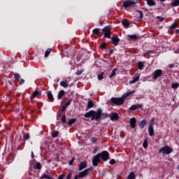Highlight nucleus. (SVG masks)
<instances>
[{"label":"nucleus","instance_id":"obj_32","mask_svg":"<svg viewBox=\"0 0 179 179\" xmlns=\"http://www.w3.org/2000/svg\"><path fill=\"white\" fill-rule=\"evenodd\" d=\"M72 174H73V171H72V170L69 171L66 179H71V178H72Z\"/></svg>","mask_w":179,"mask_h":179},{"label":"nucleus","instance_id":"obj_40","mask_svg":"<svg viewBox=\"0 0 179 179\" xmlns=\"http://www.w3.org/2000/svg\"><path fill=\"white\" fill-rule=\"evenodd\" d=\"M116 72H117V69H113L110 75L109 76V78L111 79V78H113L115 75Z\"/></svg>","mask_w":179,"mask_h":179},{"label":"nucleus","instance_id":"obj_14","mask_svg":"<svg viewBox=\"0 0 179 179\" xmlns=\"http://www.w3.org/2000/svg\"><path fill=\"white\" fill-rule=\"evenodd\" d=\"M38 96H41V92H38L37 90L34 91L31 96H30L31 100L36 99V97H38Z\"/></svg>","mask_w":179,"mask_h":179},{"label":"nucleus","instance_id":"obj_17","mask_svg":"<svg viewBox=\"0 0 179 179\" xmlns=\"http://www.w3.org/2000/svg\"><path fill=\"white\" fill-rule=\"evenodd\" d=\"M46 94L48 100L50 101H54V96L52 95V92H51V91H48Z\"/></svg>","mask_w":179,"mask_h":179},{"label":"nucleus","instance_id":"obj_49","mask_svg":"<svg viewBox=\"0 0 179 179\" xmlns=\"http://www.w3.org/2000/svg\"><path fill=\"white\" fill-rule=\"evenodd\" d=\"M91 142H92V143H96V142H97V138L96 137H92L91 138Z\"/></svg>","mask_w":179,"mask_h":179},{"label":"nucleus","instance_id":"obj_27","mask_svg":"<svg viewBox=\"0 0 179 179\" xmlns=\"http://www.w3.org/2000/svg\"><path fill=\"white\" fill-rule=\"evenodd\" d=\"M177 27H178V24H177V22H174L169 27V29L170 30H174L175 29H177Z\"/></svg>","mask_w":179,"mask_h":179},{"label":"nucleus","instance_id":"obj_36","mask_svg":"<svg viewBox=\"0 0 179 179\" xmlns=\"http://www.w3.org/2000/svg\"><path fill=\"white\" fill-rule=\"evenodd\" d=\"M75 122H76V118L71 119L68 122V125H73V124H75Z\"/></svg>","mask_w":179,"mask_h":179},{"label":"nucleus","instance_id":"obj_41","mask_svg":"<svg viewBox=\"0 0 179 179\" xmlns=\"http://www.w3.org/2000/svg\"><path fill=\"white\" fill-rule=\"evenodd\" d=\"M172 6H179V0H174L173 3H171Z\"/></svg>","mask_w":179,"mask_h":179},{"label":"nucleus","instance_id":"obj_12","mask_svg":"<svg viewBox=\"0 0 179 179\" xmlns=\"http://www.w3.org/2000/svg\"><path fill=\"white\" fill-rule=\"evenodd\" d=\"M110 38L111 39L112 44H113V45L117 47V45H118V43H120V38L117 36H113V37H110Z\"/></svg>","mask_w":179,"mask_h":179},{"label":"nucleus","instance_id":"obj_5","mask_svg":"<svg viewBox=\"0 0 179 179\" xmlns=\"http://www.w3.org/2000/svg\"><path fill=\"white\" fill-rule=\"evenodd\" d=\"M98 155L103 162H107V160L110 159V153H108V151H102L101 152L98 153Z\"/></svg>","mask_w":179,"mask_h":179},{"label":"nucleus","instance_id":"obj_62","mask_svg":"<svg viewBox=\"0 0 179 179\" xmlns=\"http://www.w3.org/2000/svg\"><path fill=\"white\" fill-rule=\"evenodd\" d=\"M96 152H97V148H95V149L94 150V153H96Z\"/></svg>","mask_w":179,"mask_h":179},{"label":"nucleus","instance_id":"obj_34","mask_svg":"<svg viewBox=\"0 0 179 179\" xmlns=\"http://www.w3.org/2000/svg\"><path fill=\"white\" fill-rule=\"evenodd\" d=\"M51 51H52V49H51V48H49L45 51V58H47V57H48V55H50L51 54Z\"/></svg>","mask_w":179,"mask_h":179},{"label":"nucleus","instance_id":"obj_6","mask_svg":"<svg viewBox=\"0 0 179 179\" xmlns=\"http://www.w3.org/2000/svg\"><path fill=\"white\" fill-rule=\"evenodd\" d=\"M163 75V70L162 69H157L152 73V79L153 80H157L159 78H162Z\"/></svg>","mask_w":179,"mask_h":179},{"label":"nucleus","instance_id":"obj_44","mask_svg":"<svg viewBox=\"0 0 179 179\" xmlns=\"http://www.w3.org/2000/svg\"><path fill=\"white\" fill-rule=\"evenodd\" d=\"M148 139H145L144 141H143V147L144 148V149H148Z\"/></svg>","mask_w":179,"mask_h":179},{"label":"nucleus","instance_id":"obj_1","mask_svg":"<svg viewBox=\"0 0 179 179\" xmlns=\"http://www.w3.org/2000/svg\"><path fill=\"white\" fill-rule=\"evenodd\" d=\"M85 118H91L92 121H101L108 118L109 115L107 113H103V109L98 108L97 110H91L84 115Z\"/></svg>","mask_w":179,"mask_h":179},{"label":"nucleus","instance_id":"obj_54","mask_svg":"<svg viewBox=\"0 0 179 179\" xmlns=\"http://www.w3.org/2000/svg\"><path fill=\"white\" fill-rule=\"evenodd\" d=\"M169 34H171V36H173V34H174V31H173V29H170L169 28Z\"/></svg>","mask_w":179,"mask_h":179},{"label":"nucleus","instance_id":"obj_33","mask_svg":"<svg viewBox=\"0 0 179 179\" xmlns=\"http://www.w3.org/2000/svg\"><path fill=\"white\" fill-rule=\"evenodd\" d=\"M127 179H135V172L130 173L127 176Z\"/></svg>","mask_w":179,"mask_h":179},{"label":"nucleus","instance_id":"obj_64","mask_svg":"<svg viewBox=\"0 0 179 179\" xmlns=\"http://www.w3.org/2000/svg\"><path fill=\"white\" fill-rule=\"evenodd\" d=\"M151 121H152V122H153V121H155V119H152V120H151Z\"/></svg>","mask_w":179,"mask_h":179},{"label":"nucleus","instance_id":"obj_43","mask_svg":"<svg viewBox=\"0 0 179 179\" xmlns=\"http://www.w3.org/2000/svg\"><path fill=\"white\" fill-rule=\"evenodd\" d=\"M104 76V72H102L101 73L98 75V79L99 80H103Z\"/></svg>","mask_w":179,"mask_h":179},{"label":"nucleus","instance_id":"obj_15","mask_svg":"<svg viewBox=\"0 0 179 179\" xmlns=\"http://www.w3.org/2000/svg\"><path fill=\"white\" fill-rule=\"evenodd\" d=\"M110 120L111 121H118V120H120V116L118 115V113H113L110 117Z\"/></svg>","mask_w":179,"mask_h":179},{"label":"nucleus","instance_id":"obj_29","mask_svg":"<svg viewBox=\"0 0 179 179\" xmlns=\"http://www.w3.org/2000/svg\"><path fill=\"white\" fill-rule=\"evenodd\" d=\"M40 179H52V176H50L49 175L47 174H43Z\"/></svg>","mask_w":179,"mask_h":179},{"label":"nucleus","instance_id":"obj_59","mask_svg":"<svg viewBox=\"0 0 179 179\" xmlns=\"http://www.w3.org/2000/svg\"><path fill=\"white\" fill-rule=\"evenodd\" d=\"M31 157L34 159V152H33V151H31Z\"/></svg>","mask_w":179,"mask_h":179},{"label":"nucleus","instance_id":"obj_16","mask_svg":"<svg viewBox=\"0 0 179 179\" xmlns=\"http://www.w3.org/2000/svg\"><path fill=\"white\" fill-rule=\"evenodd\" d=\"M148 134L150 136H153V135H155V129H153V126L152 124L149 125Z\"/></svg>","mask_w":179,"mask_h":179},{"label":"nucleus","instance_id":"obj_10","mask_svg":"<svg viewBox=\"0 0 179 179\" xmlns=\"http://www.w3.org/2000/svg\"><path fill=\"white\" fill-rule=\"evenodd\" d=\"M87 167V163L86 161L81 162L78 165V171H82V170H85Z\"/></svg>","mask_w":179,"mask_h":179},{"label":"nucleus","instance_id":"obj_28","mask_svg":"<svg viewBox=\"0 0 179 179\" xmlns=\"http://www.w3.org/2000/svg\"><path fill=\"white\" fill-rule=\"evenodd\" d=\"M138 68L140 71H143V68H145V64L142 62H139L138 63Z\"/></svg>","mask_w":179,"mask_h":179},{"label":"nucleus","instance_id":"obj_11","mask_svg":"<svg viewBox=\"0 0 179 179\" xmlns=\"http://www.w3.org/2000/svg\"><path fill=\"white\" fill-rule=\"evenodd\" d=\"M142 107H143L142 103H137V104L132 105L129 108V110H131V111H135L136 110H138L139 108H142Z\"/></svg>","mask_w":179,"mask_h":179},{"label":"nucleus","instance_id":"obj_13","mask_svg":"<svg viewBox=\"0 0 179 179\" xmlns=\"http://www.w3.org/2000/svg\"><path fill=\"white\" fill-rule=\"evenodd\" d=\"M130 127L133 129H135V128H136V118L131 117L130 119Z\"/></svg>","mask_w":179,"mask_h":179},{"label":"nucleus","instance_id":"obj_52","mask_svg":"<svg viewBox=\"0 0 179 179\" xmlns=\"http://www.w3.org/2000/svg\"><path fill=\"white\" fill-rule=\"evenodd\" d=\"M109 163L111 165L115 164V159H110Z\"/></svg>","mask_w":179,"mask_h":179},{"label":"nucleus","instance_id":"obj_8","mask_svg":"<svg viewBox=\"0 0 179 179\" xmlns=\"http://www.w3.org/2000/svg\"><path fill=\"white\" fill-rule=\"evenodd\" d=\"M136 3H138V2H136L134 0H126V1H123L122 6H123V8L127 9V8H129L130 6H132L133 5H136Z\"/></svg>","mask_w":179,"mask_h":179},{"label":"nucleus","instance_id":"obj_55","mask_svg":"<svg viewBox=\"0 0 179 179\" xmlns=\"http://www.w3.org/2000/svg\"><path fill=\"white\" fill-rule=\"evenodd\" d=\"M175 65L173 64H170L169 65V68H170L171 69H173V68H174Z\"/></svg>","mask_w":179,"mask_h":179},{"label":"nucleus","instance_id":"obj_20","mask_svg":"<svg viewBox=\"0 0 179 179\" xmlns=\"http://www.w3.org/2000/svg\"><path fill=\"white\" fill-rule=\"evenodd\" d=\"M149 54H155V50H146V51L143 54V57H144L145 58H146V57H148V55H149Z\"/></svg>","mask_w":179,"mask_h":179},{"label":"nucleus","instance_id":"obj_22","mask_svg":"<svg viewBox=\"0 0 179 179\" xmlns=\"http://www.w3.org/2000/svg\"><path fill=\"white\" fill-rule=\"evenodd\" d=\"M147 5L148 6H156V2H155V0H147Z\"/></svg>","mask_w":179,"mask_h":179},{"label":"nucleus","instance_id":"obj_50","mask_svg":"<svg viewBox=\"0 0 179 179\" xmlns=\"http://www.w3.org/2000/svg\"><path fill=\"white\" fill-rule=\"evenodd\" d=\"M74 162H75V157H73L69 163V166H72Z\"/></svg>","mask_w":179,"mask_h":179},{"label":"nucleus","instance_id":"obj_51","mask_svg":"<svg viewBox=\"0 0 179 179\" xmlns=\"http://www.w3.org/2000/svg\"><path fill=\"white\" fill-rule=\"evenodd\" d=\"M83 73V70H78L76 73V75H82Z\"/></svg>","mask_w":179,"mask_h":179},{"label":"nucleus","instance_id":"obj_9","mask_svg":"<svg viewBox=\"0 0 179 179\" xmlns=\"http://www.w3.org/2000/svg\"><path fill=\"white\" fill-rule=\"evenodd\" d=\"M101 160L100 159V157L99 154L95 155L92 159V165L94 166V167H97L99 166V163H100Z\"/></svg>","mask_w":179,"mask_h":179},{"label":"nucleus","instance_id":"obj_2","mask_svg":"<svg viewBox=\"0 0 179 179\" xmlns=\"http://www.w3.org/2000/svg\"><path fill=\"white\" fill-rule=\"evenodd\" d=\"M135 92V90L127 92V93L123 94L121 98L113 97L110 99V101L111 103H113V104H115V106H122V104L125 103V99H127V97H128L129 96H131V94H134Z\"/></svg>","mask_w":179,"mask_h":179},{"label":"nucleus","instance_id":"obj_23","mask_svg":"<svg viewBox=\"0 0 179 179\" xmlns=\"http://www.w3.org/2000/svg\"><path fill=\"white\" fill-rule=\"evenodd\" d=\"M139 78L140 76H137L136 77H135L134 78H133L132 80L129 81V84L130 85H134V83H136V82H138V80H139Z\"/></svg>","mask_w":179,"mask_h":179},{"label":"nucleus","instance_id":"obj_57","mask_svg":"<svg viewBox=\"0 0 179 179\" xmlns=\"http://www.w3.org/2000/svg\"><path fill=\"white\" fill-rule=\"evenodd\" d=\"M113 52H114V50L113 49H110V52H109V54H108V55L109 57H110V55L113 54Z\"/></svg>","mask_w":179,"mask_h":179},{"label":"nucleus","instance_id":"obj_48","mask_svg":"<svg viewBox=\"0 0 179 179\" xmlns=\"http://www.w3.org/2000/svg\"><path fill=\"white\" fill-rule=\"evenodd\" d=\"M71 103H72V99H69L66 103H65V106L68 107V106L71 105Z\"/></svg>","mask_w":179,"mask_h":179},{"label":"nucleus","instance_id":"obj_63","mask_svg":"<svg viewBox=\"0 0 179 179\" xmlns=\"http://www.w3.org/2000/svg\"><path fill=\"white\" fill-rule=\"evenodd\" d=\"M161 2H165L166 0H160Z\"/></svg>","mask_w":179,"mask_h":179},{"label":"nucleus","instance_id":"obj_31","mask_svg":"<svg viewBox=\"0 0 179 179\" xmlns=\"http://www.w3.org/2000/svg\"><path fill=\"white\" fill-rule=\"evenodd\" d=\"M127 37H129L130 40H138V36L136 34L127 35Z\"/></svg>","mask_w":179,"mask_h":179},{"label":"nucleus","instance_id":"obj_60","mask_svg":"<svg viewBox=\"0 0 179 179\" xmlns=\"http://www.w3.org/2000/svg\"><path fill=\"white\" fill-rule=\"evenodd\" d=\"M45 150V148L41 146V150L43 152Z\"/></svg>","mask_w":179,"mask_h":179},{"label":"nucleus","instance_id":"obj_30","mask_svg":"<svg viewBox=\"0 0 179 179\" xmlns=\"http://www.w3.org/2000/svg\"><path fill=\"white\" fill-rule=\"evenodd\" d=\"M94 34H96V36H100V29L99 28H95L92 31Z\"/></svg>","mask_w":179,"mask_h":179},{"label":"nucleus","instance_id":"obj_58","mask_svg":"<svg viewBox=\"0 0 179 179\" xmlns=\"http://www.w3.org/2000/svg\"><path fill=\"white\" fill-rule=\"evenodd\" d=\"M66 107L67 106H66L65 105H64L63 106H62V111H65V110H66Z\"/></svg>","mask_w":179,"mask_h":179},{"label":"nucleus","instance_id":"obj_37","mask_svg":"<svg viewBox=\"0 0 179 179\" xmlns=\"http://www.w3.org/2000/svg\"><path fill=\"white\" fill-rule=\"evenodd\" d=\"M23 138L24 141H29L30 139V134L29 133L24 134Z\"/></svg>","mask_w":179,"mask_h":179},{"label":"nucleus","instance_id":"obj_38","mask_svg":"<svg viewBox=\"0 0 179 179\" xmlns=\"http://www.w3.org/2000/svg\"><path fill=\"white\" fill-rule=\"evenodd\" d=\"M14 78L15 80H17V81L20 80V74L17 73H14Z\"/></svg>","mask_w":179,"mask_h":179},{"label":"nucleus","instance_id":"obj_61","mask_svg":"<svg viewBox=\"0 0 179 179\" xmlns=\"http://www.w3.org/2000/svg\"><path fill=\"white\" fill-rule=\"evenodd\" d=\"M175 33L176 34H179V29H176Z\"/></svg>","mask_w":179,"mask_h":179},{"label":"nucleus","instance_id":"obj_19","mask_svg":"<svg viewBox=\"0 0 179 179\" xmlns=\"http://www.w3.org/2000/svg\"><path fill=\"white\" fill-rule=\"evenodd\" d=\"M122 24L124 27H126V29H128V27H129V24H131L129 23V21H128V20L127 19H123L122 21Z\"/></svg>","mask_w":179,"mask_h":179},{"label":"nucleus","instance_id":"obj_45","mask_svg":"<svg viewBox=\"0 0 179 179\" xmlns=\"http://www.w3.org/2000/svg\"><path fill=\"white\" fill-rule=\"evenodd\" d=\"M62 124H66V115H64L62 117Z\"/></svg>","mask_w":179,"mask_h":179},{"label":"nucleus","instance_id":"obj_42","mask_svg":"<svg viewBox=\"0 0 179 179\" xmlns=\"http://www.w3.org/2000/svg\"><path fill=\"white\" fill-rule=\"evenodd\" d=\"M59 132L58 131H52V137L57 138L58 136Z\"/></svg>","mask_w":179,"mask_h":179},{"label":"nucleus","instance_id":"obj_3","mask_svg":"<svg viewBox=\"0 0 179 179\" xmlns=\"http://www.w3.org/2000/svg\"><path fill=\"white\" fill-rule=\"evenodd\" d=\"M94 169L93 166H91L88 169H85L84 171L80 172L78 174L74 176V179H83L86 178L87 176L90 174L93 171Z\"/></svg>","mask_w":179,"mask_h":179},{"label":"nucleus","instance_id":"obj_18","mask_svg":"<svg viewBox=\"0 0 179 179\" xmlns=\"http://www.w3.org/2000/svg\"><path fill=\"white\" fill-rule=\"evenodd\" d=\"M148 124V120H143L140 124H139V128L140 129H143L145 128V126Z\"/></svg>","mask_w":179,"mask_h":179},{"label":"nucleus","instance_id":"obj_26","mask_svg":"<svg viewBox=\"0 0 179 179\" xmlns=\"http://www.w3.org/2000/svg\"><path fill=\"white\" fill-rule=\"evenodd\" d=\"M41 164L40 162H36V164L34 166V169L35 170H41Z\"/></svg>","mask_w":179,"mask_h":179},{"label":"nucleus","instance_id":"obj_24","mask_svg":"<svg viewBox=\"0 0 179 179\" xmlns=\"http://www.w3.org/2000/svg\"><path fill=\"white\" fill-rule=\"evenodd\" d=\"M93 107H94V103L93 102V101H88L87 108H93Z\"/></svg>","mask_w":179,"mask_h":179},{"label":"nucleus","instance_id":"obj_47","mask_svg":"<svg viewBox=\"0 0 179 179\" xmlns=\"http://www.w3.org/2000/svg\"><path fill=\"white\" fill-rule=\"evenodd\" d=\"M157 19H158V20L159 21V22H163V20H165V17H160V16H157Z\"/></svg>","mask_w":179,"mask_h":179},{"label":"nucleus","instance_id":"obj_4","mask_svg":"<svg viewBox=\"0 0 179 179\" xmlns=\"http://www.w3.org/2000/svg\"><path fill=\"white\" fill-rule=\"evenodd\" d=\"M158 153H162V155H170V153H173V149L169 145H165L159 150Z\"/></svg>","mask_w":179,"mask_h":179},{"label":"nucleus","instance_id":"obj_39","mask_svg":"<svg viewBox=\"0 0 179 179\" xmlns=\"http://www.w3.org/2000/svg\"><path fill=\"white\" fill-rule=\"evenodd\" d=\"M107 45V43L103 42L100 45V48H101V50H106Z\"/></svg>","mask_w":179,"mask_h":179},{"label":"nucleus","instance_id":"obj_56","mask_svg":"<svg viewBox=\"0 0 179 179\" xmlns=\"http://www.w3.org/2000/svg\"><path fill=\"white\" fill-rule=\"evenodd\" d=\"M64 177H65V176L64 174L59 175L57 179H64Z\"/></svg>","mask_w":179,"mask_h":179},{"label":"nucleus","instance_id":"obj_35","mask_svg":"<svg viewBox=\"0 0 179 179\" xmlns=\"http://www.w3.org/2000/svg\"><path fill=\"white\" fill-rule=\"evenodd\" d=\"M178 87H179L178 83H172L171 85V87L172 89H174V90H177V89H178Z\"/></svg>","mask_w":179,"mask_h":179},{"label":"nucleus","instance_id":"obj_46","mask_svg":"<svg viewBox=\"0 0 179 179\" xmlns=\"http://www.w3.org/2000/svg\"><path fill=\"white\" fill-rule=\"evenodd\" d=\"M137 13L140 15L139 18H140V19H143V12H142V11L138 10H137Z\"/></svg>","mask_w":179,"mask_h":179},{"label":"nucleus","instance_id":"obj_7","mask_svg":"<svg viewBox=\"0 0 179 179\" xmlns=\"http://www.w3.org/2000/svg\"><path fill=\"white\" fill-rule=\"evenodd\" d=\"M102 31L104 34L105 38H111V29H110V27H105L103 29H102Z\"/></svg>","mask_w":179,"mask_h":179},{"label":"nucleus","instance_id":"obj_21","mask_svg":"<svg viewBox=\"0 0 179 179\" xmlns=\"http://www.w3.org/2000/svg\"><path fill=\"white\" fill-rule=\"evenodd\" d=\"M64 96H65V91L64 90L59 91V92L57 95L58 100H61V99H62V97H64Z\"/></svg>","mask_w":179,"mask_h":179},{"label":"nucleus","instance_id":"obj_25","mask_svg":"<svg viewBox=\"0 0 179 179\" xmlns=\"http://www.w3.org/2000/svg\"><path fill=\"white\" fill-rule=\"evenodd\" d=\"M59 85L62 87H68V86H69L68 81H61Z\"/></svg>","mask_w":179,"mask_h":179},{"label":"nucleus","instance_id":"obj_53","mask_svg":"<svg viewBox=\"0 0 179 179\" xmlns=\"http://www.w3.org/2000/svg\"><path fill=\"white\" fill-rule=\"evenodd\" d=\"M23 83H24V80L23 78H21L20 81L19 83L20 86H22V85H23Z\"/></svg>","mask_w":179,"mask_h":179}]
</instances>
